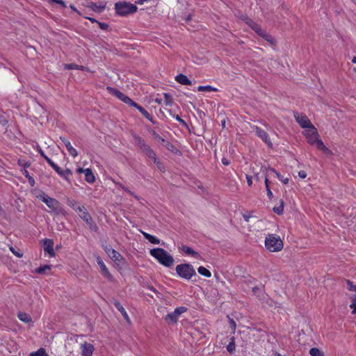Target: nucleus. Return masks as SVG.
Segmentation results:
<instances>
[{
  "label": "nucleus",
  "mask_w": 356,
  "mask_h": 356,
  "mask_svg": "<svg viewBox=\"0 0 356 356\" xmlns=\"http://www.w3.org/2000/svg\"><path fill=\"white\" fill-rule=\"evenodd\" d=\"M314 145H316V147L319 150L322 151L325 154L330 153V151L329 150V149L325 146V145L323 144V143L321 140L318 139Z\"/></svg>",
  "instance_id": "nucleus-26"
},
{
  "label": "nucleus",
  "mask_w": 356,
  "mask_h": 356,
  "mask_svg": "<svg viewBox=\"0 0 356 356\" xmlns=\"http://www.w3.org/2000/svg\"><path fill=\"white\" fill-rule=\"evenodd\" d=\"M115 9L116 13L121 16L127 15L136 12L138 8L134 4L125 1H119L115 3Z\"/></svg>",
  "instance_id": "nucleus-3"
},
{
  "label": "nucleus",
  "mask_w": 356,
  "mask_h": 356,
  "mask_svg": "<svg viewBox=\"0 0 356 356\" xmlns=\"http://www.w3.org/2000/svg\"><path fill=\"white\" fill-rule=\"evenodd\" d=\"M152 135L155 139L159 140L160 143L171 152L175 154H180V151L173 144L161 138L155 131H152Z\"/></svg>",
  "instance_id": "nucleus-7"
},
{
  "label": "nucleus",
  "mask_w": 356,
  "mask_h": 356,
  "mask_svg": "<svg viewBox=\"0 0 356 356\" xmlns=\"http://www.w3.org/2000/svg\"><path fill=\"white\" fill-rule=\"evenodd\" d=\"M170 115H172L173 117H175V119H176L177 121H179V122L182 125H184V127H187V124H186V122L183 119H181V118L179 116V115H172V113H171V111H170Z\"/></svg>",
  "instance_id": "nucleus-45"
},
{
  "label": "nucleus",
  "mask_w": 356,
  "mask_h": 356,
  "mask_svg": "<svg viewBox=\"0 0 356 356\" xmlns=\"http://www.w3.org/2000/svg\"><path fill=\"white\" fill-rule=\"evenodd\" d=\"M273 210L277 215L282 214L284 210V201L281 200L280 205L279 207H275Z\"/></svg>",
  "instance_id": "nucleus-36"
},
{
  "label": "nucleus",
  "mask_w": 356,
  "mask_h": 356,
  "mask_svg": "<svg viewBox=\"0 0 356 356\" xmlns=\"http://www.w3.org/2000/svg\"><path fill=\"white\" fill-rule=\"evenodd\" d=\"M197 272L201 275H203L206 277H211V272L207 269L206 268H204V266H200L198 268H197Z\"/></svg>",
  "instance_id": "nucleus-28"
},
{
  "label": "nucleus",
  "mask_w": 356,
  "mask_h": 356,
  "mask_svg": "<svg viewBox=\"0 0 356 356\" xmlns=\"http://www.w3.org/2000/svg\"><path fill=\"white\" fill-rule=\"evenodd\" d=\"M235 349V344L234 341L230 342L227 346V350L229 353H232Z\"/></svg>",
  "instance_id": "nucleus-47"
},
{
  "label": "nucleus",
  "mask_w": 356,
  "mask_h": 356,
  "mask_svg": "<svg viewBox=\"0 0 356 356\" xmlns=\"http://www.w3.org/2000/svg\"><path fill=\"white\" fill-rule=\"evenodd\" d=\"M347 284V289L350 291H356V285L353 284L350 280H346Z\"/></svg>",
  "instance_id": "nucleus-42"
},
{
  "label": "nucleus",
  "mask_w": 356,
  "mask_h": 356,
  "mask_svg": "<svg viewBox=\"0 0 356 356\" xmlns=\"http://www.w3.org/2000/svg\"><path fill=\"white\" fill-rule=\"evenodd\" d=\"M45 160L58 174H61L60 171V167L54 163L51 159H49L48 156H45Z\"/></svg>",
  "instance_id": "nucleus-32"
},
{
  "label": "nucleus",
  "mask_w": 356,
  "mask_h": 356,
  "mask_svg": "<svg viewBox=\"0 0 356 356\" xmlns=\"http://www.w3.org/2000/svg\"><path fill=\"white\" fill-rule=\"evenodd\" d=\"M134 107L136 108L140 112V113L146 118L148 120H149L150 122H152V123H154V122L153 121V119L151 117V115H149V113L144 108H143L141 106H140L139 104H138L137 103L135 104V106H134Z\"/></svg>",
  "instance_id": "nucleus-24"
},
{
  "label": "nucleus",
  "mask_w": 356,
  "mask_h": 356,
  "mask_svg": "<svg viewBox=\"0 0 356 356\" xmlns=\"http://www.w3.org/2000/svg\"><path fill=\"white\" fill-rule=\"evenodd\" d=\"M22 174L28 179L30 176L29 172L26 170V169H24L23 170H22Z\"/></svg>",
  "instance_id": "nucleus-63"
},
{
  "label": "nucleus",
  "mask_w": 356,
  "mask_h": 356,
  "mask_svg": "<svg viewBox=\"0 0 356 356\" xmlns=\"http://www.w3.org/2000/svg\"><path fill=\"white\" fill-rule=\"evenodd\" d=\"M29 183L31 186H33L35 185V180L31 176L28 178Z\"/></svg>",
  "instance_id": "nucleus-58"
},
{
  "label": "nucleus",
  "mask_w": 356,
  "mask_h": 356,
  "mask_svg": "<svg viewBox=\"0 0 356 356\" xmlns=\"http://www.w3.org/2000/svg\"><path fill=\"white\" fill-rule=\"evenodd\" d=\"M197 90L199 92H204V91H207V92H210V91H217L218 89L216 88H213L211 86H200L197 88Z\"/></svg>",
  "instance_id": "nucleus-31"
},
{
  "label": "nucleus",
  "mask_w": 356,
  "mask_h": 356,
  "mask_svg": "<svg viewBox=\"0 0 356 356\" xmlns=\"http://www.w3.org/2000/svg\"><path fill=\"white\" fill-rule=\"evenodd\" d=\"M53 2L60 4L63 8H65V3L63 0H52Z\"/></svg>",
  "instance_id": "nucleus-57"
},
{
  "label": "nucleus",
  "mask_w": 356,
  "mask_h": 356,
  "mask_svg": "<svg viewBox=\"0 0 356 356\" xmlns=\"http://www.w3.org/2000/svg\"><path fill=\"white\" fill-rule=\"evenodd\" d=\"M38 198L41 200L44 203H45L49 208L52 209L56 213H59L61 212L60 204L57 200L49 197L47 194L44 193L42 195H39Z\"/></svg>",
  "instance_id": "nucleus-5"
},
{
  "label": "nucleus",
  "mask_w": 356,
  "mask_h": 356,
  "mask_svg": "<svg viewBox=\"0 0 356 356\" xmlns=\"http://www.w3.org/2000/svg\"><path fill=\"white\" fill-rule=\"evenodd\" d=\"M260 291V289L257 286L252 287V292L254 295L259 296V292Z\"/></svg>",
  "instance_id": "nucleus-53"
},
{
  "label": "nucleus",
  "mask_w": 356,
  "mask_h": 356,
  "mask_svg": "<svg viewBox=\"0 0 356 356\" xmlns=\"http://www.w3.org/2000/svg\"><path fill=\"white\" fill-rule=\"evenodd\" d=\"M253 129L256 132L257 136L261 138L265 143H266L270 147L273 146V144L268 138V134L264 130L261 129L260 127L257 126H254Z\"/></svg>",
  "instance_id": "nucleus-11"
},
{
  "label": "nucleus",
  "mask_w": 356,
  "mask_h": 356,
  "mask_svg": "<svg viewBox=\"0 0 356 356\" xmlns=\"http://www.w3.org/2000/svg\"><path fill=\"white\" fill-rule=\"evenodd\" d=\"M38 151L40 153V154L45 159V156H47L40 147H38Z\"/></svg>",
  "instance_id": "nucleus-59"
},
{
  "label": "nucleus",
  "mask_w": 356,
  "mask_h": 356,
  "mask_svg": "<svg viewBox=\"0 0 356 356\" xmlns=\"http://www.w3.org/2000/svg\"><path fill=\"white\" fill-rule=\"evenodd\" d=\"M88 7L95 12L101 13L104 9L105 4L102 6H97L95 3L90 2Z\"/></svg>",
  "instance_id": "nucleus-29"
},
{
  "label": "nucleus",
  "mask_w": 356,
  "mask_h": 356,
  "mask_svg": "<svg viewBox=\"0 0 356 356\" xmlns=\"http://www.w3.org/2000/svg\"><path fill=\"white\" fill-rule=\"evenodd\" d=\"M298 176L302 179H305L307 177V173L305 171L301 170L298 172Z\"/></svg>",
  "instance_id": "nucleus-55"
},
{
  "label": "nucleus",
  "mask_w": 356,
  "mask_h": 356,
  "mask_svg": "<svg viewBox=\"0 0 356 356\" xmlns=\"http://www.w3.org/2000/svg\"><path fill=\"white\" fill-rule=\"evenodd\" d=\"M222 163L225 165H228L229 164V161L227 159H226V158H222Z\"/></svg>",
  "instance_id": "nucleus-62"
},
{
  "label": "nucleus",
  "mask_w": 356,
  "mask_h": 356,
  "mask_svg": "<svg viewBox=\"0 0 356 356\" xmlns=\"http://www.w3.org/2000/svg\"><path fill=\"white\" fill-rule=\"evenodd\" d=\"M154 163L156 165L157 168L160 171H161V172L165 171V167H164L163 164L159 160H158V159H156V161H154Z\"/></svg>",
  "instance_id": "nucleus-43"
},
{
  "label": "nucleus",
  "mask_w": 356,
  "mask_h": 356,
  "mask_svg": "<svg viewBox=\"0 0 356 356\" xmlns=\"http://www.w3.org/2000/svg\"><path fill=\"white\" fill-rule=\"evenodd\" d=\"M65 68L68 69V70L76 69V70H82L83 69V66L78 65L74 64V63H70V64L65 65Z\"/></svg>",
  "instance_id": "nucleus-40"
},
{
  "label": "nucleus",
  "mask_w": 356,
  "mask_h": 356,
  "mask_svg": "<svg viewBox=\"0 0 356 356\" xmlns=\"http://www.w3.org/2000/svg\"><path fill=\"white\" fill-rule=\"evenodd\" d=\"M113 305H115V308L122 314V315L124 317V320L128 323H131L130 318H129L127 312L125 311L124 308L122 305V304L119 301H118V300H114Z\"/></svg>",
  "instance_id": "nucleus-17"
},
{
  "label": "nucleus",
  "mask_w": 356,
  "mask_h": 356,
  "mask_svg": "<svg viewBox=\"0 0 356 356\" xmlns=\"http://www.w3.org/2000/svg\"><path fill=\"white\" fill-rule=\"evenodd\" d=\"M97 262L101 268L102 274L107 279L111 280L113 276L108 271V268H106V265L104 264V261H102L100 257H97Z\"/></svg>",
  "instance_id": "nucleus-13"
},
{
  "label": "nucleus",
  "mask_w": 356,
  "mask_h": 356,
  "mask_svg": "<svg viewBox=\"0 0 356 356\" xmlns=\"http://www.w3.org/2000/svg\"><path fill=\"white\" fill-rule=\"evenodd\" d=\"M44 250L49 254L50 256L53 257L55 255L54 250V241L51 239L46 238L44 240Z\"/></svg>",
  "instance_id": "nucleus-15"
},
{
  "label": "nucleus",
  "mask_w": 356,
  "mask_h": 356,
  "mask_svg": "<svg viewBox=\"0 0 356 356\" xmlns=\"http://www.w3.org/2000/svg\"><path fill=\"white\" fill-rule=\"evenodd\" d=\"M164 102L166 106H171L173 103V99L169 93H164Z\"/></svg>",
  "instance_id": "nucleus-37"
},
{
  "label": "nucleus",
  "mask_w": 356,
  "mask_h": 356,
  "mask_svg": "<svg viewBox=\"0 0 356 356\" xmlns=\"http://www.w3.org/2000/svg\"><path fill=\"white\" fill-rule=\"evenodd\" d=\"M18 164L19 165L24 167V168H28L31 165V163L29 161H26L24 159H19L18 160Z\"/></svg>",
  "instance_id": "nucleus-44"
},
{
  "label": "nucleus",
  "mask_w": 356,
  "mask_h": 356,
  "mask_svg": "<svg viewBox=\"0 0 356 356\" xmlns=\"http://www.w3.org/2000/svg\"><path fill=\"white\" fill-rule=\"evenodd\" d=\"M351 300H352V303L350 305V307L353 309V310L352 311V314H356V295H353L351 297Z\"/></svg>",
  "instance_id": "nucleus-41"
},
{
  "label": "nucleus",
  "mask_w": 356,
  "mask_h": 356,
  "mask_svg": "<svg viewBox=\"0 0 356 356\" xmlns=\"http://www.w3.org/2000/svg\"><path fill=\"white\" fill-rule=\"evenodd\" d=\"M118 185L119 186V187H120L122 190H124V191H126L127 193H128L129 194H130L131 195H133L136 198H138V197L136 195H135L134 194L133 192H131V191H129L127 188H126L124 186H123L122 184H118Z\"/></svg>",
  "instance_id": "nucleus-46"
},
{
  "label": "nucleus",
  "mask_w": 356,
  "mask_h": 356,
  "mask_svg": "<svg viewBox=\"0 0 356 356\" xmlns=\"http://www.w3.org/2000/svg\"><path fill=\"white\" fill-rule=\"evenodd\" d=\"M141 233L144 236L145 238L149 241V238L151 236V234H149L148 233H146L145 232H143V231H141Z\"/></svg>",
  "instance_id": "nucleus-60"
},
{
  "label": "nucleus",
  "mask_w": 356,
  "mask_h": 356,
  "mask_svg": "<svg viewBox=\"0 0 356 356\" xmlns=\"http://www.w3.org/2000/svg\"><path fill=\"white\" fill-rule=\"evenodd\" d=\"M66 203L69 207L72 208L76 211L79 210V209H77V207H80L79 205L77 204V202L74 200L70 198L67 199Z\"/></svg>",
  "instance_id": "nucleus-33"
},
{
  "label": "nucleus",
  "mask_w": 356,
  "mask_h": 356,
  "mask_svg": "<svg viewBox=\"0 0 356 356\" xmlns=\"http://www.w3.org/2000/svg\"><path fill=\"white\" fill-rule=\"evenodd\" d=\"M8 123V120L3 115H0V124L6 126Z\"/></svg>",
  "instance_id": "nucleus-51"
},
{
  "label": "nucleus",
  "mask_w": 356,
  "mask_h": 356,
  "mask_svg": "<svg viewBox=\"0 0 356 356\" xmlns=\"http://www.w3.org/2000/svg\"><path fill=\"white\" fill-rule=\"evenodd\" d=\"M228 318H229V322L230 326L232 327V330L233 332H235L236 327V324L232 318H230L229 316H228Z\"/></svg>",
  "instance_id": "nucleus-50"
},
{
  "label": "nucleus",
  "mask_w": 356,
  "mask_h": 356,
  "mask_svg": "<svg viewBox=\"0 0 356 356\" xmlns=\"http://www.w3.org/2000/svg\"><path fill=\"white\" fill-rule=\"evenodd\" d=\"M268 170L275 173L277 177L281 181H282L284 184H286L289 183V178H287V177L284 178V177L282 175H281L278 172H277L274 168H269Z\"/></svg>",
  "instance_id": "nucleus-27"
},
{
  "label": "nucleus",
  "mask_w": 356,
  "mask_h": 356,
  "mask_svg": "<svg viewBox=\"0 0 356 356\" xmlns=\"http://www.w3.org/2000/svg\"><path fill=\"white\" fill-rule=\"evenodd\" d=\"M60 139L62 140V142L65 145L69 154L73 156L74 158L78 156L77 151L72 146L70 142L67 140L64 137H60Z\"/></svg>",
  "instance_id": "nucleus-16"
},
{
  "label": "nucleus",
  "mask_w": 356,
  "mask_h": 356,
  "mask_svg": "<svg viewBox=\"0 0 356 356\" xmlns=\"http://www.w3.org/2000/svg\"><path fill=\"white\" fill-rule=\"evenodd\" d=\"M51 266L49 265H44L35 269V273L39 274H45L47 270H50Z\"/></svg>",
  "instance_id": "nucleus-34"
},
{
  "label": "nucleus",
  "mask_w": 356,
  "mask_h": 356,
  "mask_svg": "<svg viewBox=\"0 0 356 356\" xmlns=\"http://www.w3.org/2000/svg\"><path fill=\"white\" fill-rule=\"evenodd\" d=\"M133 138H134L135 144L140 148V149L142 152L149 146L148 145L146 144L144 139H143L138 135L134 134V135H133Z\"/></svg>",
  "instance_id": "nucleus-18"
},
{
  "label": "nucleus",
  "mask_w": 356,
  "mask_h": 356,
  "mask_svg": "<svg viewBox=\"0 0 356 356\" xmlns=\"http://www.w3.org/2000/svg\"><path fill=\"white\" fill-rule=\"evenodd\" d=\"M97 24H98L99 28L102 30H106L108 28V25L106 23H102V22H98Z\"/></svg>",
  "instance_id": "nucleus-52"
},
{
  "label": "nucleus",
  "mask_w": 356,
  "mask_h": 356,
  "mask_svg": "<svg viewBox=\"0 0 356 356\" xmlns=\"http://www.w3.org/2000/svg\"><path fill=\"white\" fill-rule=\"evenodd\" d=\"M104 250L108 257L118 265H120L122 261H124L123 257L118 252L113 249L111 245H106L104 247Z\"/></svg>",
  "instance_id": "nucleus-9"
},
{
  "label": "nucleus",
  "mask_w": 356,
  "mask_h": 356,
  "mask_svg": "<svg viewBox=\"0 0 356 356\" xmlns=\"http://www.w3.org/2000/svg\"><path fill=\"white\" fill-rule=\"evenodd\" d=\"M19 320H21L23 322L29 323L31 321V318L29 315H28L26 313L19 312L17 315Z\"/></svg>",
  "instance_id": "nucleus-30"
},
{
  "label": "nucleus",
  "mask_w": 356,
  "mask_h": 356,
  "mask_svg": "<svg viewBox=\"0 0 356 356\" xmlns=\"http://www.w3.org/2000/svg\"><path fill=\"white\" fill-rule=\"evenodd\" d=\"M311 129L312 133L308 134L307 138L308 139L309 143H310L311 145H314L316 142L319 139L318 134L314 127H312Z\"/></svg>",
  "instance_id": "nucleus-20"
},
{
  "label": "nucleus",
  "mask_w": 356,
  "mask_h": 356,
  "mask_svg": "<svg viewBox=\"0 0 356 356\" xmlns=\"http://www.w3.org/2000/svg\"><path fill=\"white\" fill-rule=\"evenodd\" d=\"M31 356H47V354L45 350L41 348L37 351L31 353Z\"/></svg>",
  "instance_id": "nucleus-39"
},
{
  "label": "nucleus",
  "mask_w": 356,
  "mask_h": 356,
  "mask_svg": "<svg viewBox=\"0 0 356 356\" xmlns=\"http://www.w3.org/2000/svg\"><path fill=\"white\" fill-rule=\"evenodd\" d=\"M84 174H85V180L87 182L92 184L95 181V177L91 169H90V168L85 169Z\"/></svg>",
  "instance_id": "nucleus-23"
},
{
  "label": "nucleus",
  "mask_w": 356,
  "mask_h": 356,
  "mask_svg": "<svg viewBox=\"0 0 356 356\" xmlns=\"http://www.w3.org/2000/svg\"><path fill=\"white\" fill-rule=\"evenodd\" d=\"M81 355L82 356H91L94 351L93 346L90 343L85 342L81 345Z\"/></svg>",
  "instance_id": "nucleus-14"
},
{
  "label": "nucleus",
  "mask_w": 356,
  "mask_h": 356,
  "mask_svg": "<svg viewBox=\"0 0 356 356\" xmlns=\"http://www.w3.org/2000/svg\"><path fill=\"white\" fill-rule=\"evenodd\" d=\"M106 90L110 94L115 96L125 104H127L131 106H135L136 102H134L131 98L125 95L124 93L121 92L120 90L111 86L106 87Z\"/></svg>",
  "instance_id": "nucleus-6"
},
{
  "label": "nucleus",
  "mask_w": 356,
  "mask_h": 356,
  "mask_svg": "<svg viewBox=\"0 0 356 356\" xmlns=\"http://www.w3.org/2000/svg\"><path fill=\"white\" fill-rule=\"evenodd\" d=\"M309 354L312 356H324L323 352L320 350V349L317 348H312L309 350Z\"/></svg>",
  "instance_id": "nucleus-35"
},
{
  "label": "nucleus",
  "mask_w": 356,
  "mask_h": 356,
  "mask_svg": "<svg viewBox=\"0 0 356 356\" xmlns=\"http://www.w3.org/2000/svg\"><path fill=\"white\" fill-rule=\"evenodd\" d=\"M77 209H79L77 211L79 212L80 218L87 224L91 225L92 222V218L90 213L87 211L86 209L83 206L77 207Z\"/></svg>",
  "instance_id": "nucleus-12"
},
{
  "label": "nucleus",
  "mask_w": 356,
  "mask_h": 356,
  "mask_svg": "<svg viewBox=\"0 0 356 356\" xmlns=\"http://www.w3.org/2000/svg\"><path fill=\"white\" fill-rule=\"evenodd\" d=\"M266 191H267V195L268 196V197L270 199H272L273 197V193H272V191H270V189L269 188V186H267Z\"/></svg>",
  "instance_id": "nucleus-54"
},
{
  "label": "nucleus",
  "mask_w": 356,
  "mask_h": 356,
  "mask_svg": "<svg viewBox=\"0 0 356 356\" xmlns=\"http://www.w3.org/2000/svg\"><path fill=\"white\" fill-rule=\"evenodd\" d=\"M294 117L297 122L302 128H312V127H314L311 123L310 120H309V118L305 115L300 114L298 112H295Z\"/></svg>",
  "instance_id": "nucleus-10"
},
{
  "label": "nucleus",
  "mask_w": 356,
  "mask_h": 356,
  "mask_svg": "<svg viewBox=\"0 0 356 356\" xmlns=\"http://www.w3.org/2000/svg\"><path fill=\"white\" fill-rule=\"evenodd\" d=\"M10 251L17 257L21 258L23 256V254L19 251H16L13 247L10 248Z\"/></svg>",
  "instance_id": "nucleus-49"
},
{
  "label": "nucleus",
  "mask_w": 356,
  "mask_h": 356,
  "mask_svg": "<svg viewBox=\"0 0 356 356\" xmlns=\"http://www.w3.org/2000/svg\"><path fill=\"white\" fill-rule=\"evenodd\" d=\"M180 249L181 251L187 254L193 256L194 257L199 259L200 258V255L198 252L194 251L191 248L186 246V245H182Z\"/></svg>",
  "instance_id": "nucleus-22"
},
{
  "label": "nucleus",
  "mask_w": 356,
  "mask_h": 356,
  "mask_svg": "<svg viewBox=\"0 0 356 356\" xmlns=\"http://www.w3.org/2000/svg\"><path fill=\"white\" fill-rule=\"evenodd\" d=\"M177 274L181 278L190 280L196 272L193 266L190 264H181L176 266Z\"/></svg>",
  "instance_id": "nucleus-4"
},
{
  "label": "nucleus",
  "mask_w": 356,
  "mask_h": 356,
  "mask_svg": "<svg viewBox=\"0 0 356 356\" xmlns=\"http://www.w3.org/2000/svg\"><path fill=\"white\" fill-rule=\"evenodd\" d=\"M266 248L270 252H278L283 248V242L279 236L269 234L265 240Z\"/></svg>",
  "instance_id": "nucleus-2"
},
{
  "label": "nucleus",
  "mask_w": 356,
  "mask_h": 356,
  "mask_svg": "<svg viewBox=\"0 0 356 356\" xmlns=\"http://www.w3.org/2000/svg\"><path fill=\"white\" fill-rule=\"evenodd\" d=\"M149 241L151 243H153V244H159L160 243V240L158 239L157 238H156L155 236L151 235L149 239Z\"/></svg>",
  "instance_id": "nucleus-48"
},
{
  "label": "nucleus",
  "mask_w": 356,
  "mask_h": 356,
  "mask_svg": "<svg viewBox=\"0 0 356 356\" xmlns=\"http://www.w3.org/2000/svg\"><path fill=\"white\" fill-rule=\"evenodd\" d=\"M255 31L271 44H275L274 38L261 28H257Z\"/></svg>",
  "instance_id": "nucleus-19"
},
{
  "label": "nucleus",
  "mask_w": 356,
  "mask_h": 356,
  "mask_svg": "<svg viewBox=\"0 0 356 356\" xmlns=\"http://www.w3.org/2000/svg\"><path fill=\"white\" fill-rule=\"evenodd\" d=\"M141 233L144 236L145 238L149 241V238L151 236V234H149L148 233H146L145 232H143V231H141Z\"/></svg>",
  "instance_id": "nucleus-61"
},
{
  "label": "nucleus",
  "mask_w": 356,
  "mask_h": 356,
  "mask_svg": "<svg viewBox=\"0 0 356 356\" xmlns=\"http://www.w3.org/2000/svg\"><path fill=\"white\" fill-rule=\"evenodd\" d=\"M149 252L161 264L166 267H171L174 264L175 260L173 257L163 248H154L150 250Z\"/></svg>",
  "instance_id": "nucleus-1"
},
{
  "label": "nucleus",
  "mask_w": 356,
  "mask_h": 356,
  "mask_svg": "<svg viewBox=\"0 0 356 356\" xmlns=\"http://www.w3.org/2000/svg\"><path fill=\"white\" fill-rule=\"evenodd\" d=\"M84 170H85V169H83L82 168H79L76 169V172L79 174L84 173Z\"/></svg>",
  "instance_id": "nucleus-64"
},
{
  "label": "nucleus",
  "mask_w": 356,
  "mask_h": 356,
  "mask_svg": "<svg viewBox=\"0 0 356 356\" xmlns=\"http://www.w3.org/2000/svg\"><path fill=\"white\" fill-rule=\"evenodd\" d=\"M143 152L145 153L147 156L152 159L153 160V161H156V159H157L156 153L149 146H148L146 149H145L143 151Z\"/></svg>",
  "instance_id": "nucleus-25"
},
{
  "label": "nucleus",
  "mask_w": 356,
  "mask_h": 356,
  "mask_svg": "<svg viewBox=\"0 0 356 356\" xmlns=\"http://www.w3.org/2000/svg\"><path fill=\"white\" fill-rule=\"evenodd\" d=\"M60 173L61 174H58L60 177H63L66 180H68V177L67 176L69 175H71L72 173V171L67 168L65 170H63L60 168Z\"/></svg>",
  "instance_id": "nucleus-38"
},
{
  "label": "nucleus",
  "mask_w": 356,
  "mask_h": 356,
  "mask_svg": "<svg viewBox=\"0 0 356 356\" xmlns=\"http://www.w3.org/2000/svg\"><path fill=\"white\" fill-rule=\"evenodd\" d=\"M247 182L249 186H251L252 184V177L250 175H246Z\"/></svg>",
  "instance_id": "nucleus-56"
},
{
  "label": "nucleus",
  "mask_w": 356,
  "mask_h": 356,
  "mask_svg": "<svg viewBox=\"0 0 356 356\" xmlns=\"http://www.w3.org/2000/svg\"><path fill=\"white\" fill-rule=\"evenodd\" d=\"M175 80L180 84L185 86H191V81L184 74H179L175 76Z\"/></svg>",
  "instance_id": "nucleus-21"
},
{
  "label": "nucleus",
  "mask_w": 356,
  "mask_h": 356,
  "mask_svg": "<svg viewBox=\"0 0 356 356\" xmlns=\"http://www.w3.org/2000/svg\"><path fill=\"white\" fill-rule=\"evenodd\" d=\"M186 311L187 308L186 307H177L173 312L165 316V320L168 323H177L179 316Z\"/></svg>",
  "instance_id": "nucleus-8"
}]
</instances>
